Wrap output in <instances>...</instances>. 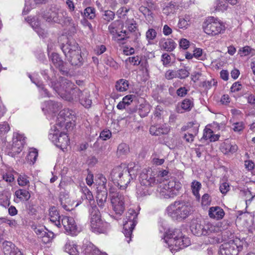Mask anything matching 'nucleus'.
Listing matches in <instances>:
<instances>
[{"instance_id": "obj_19", "label": "nucleus", "mask_w": 255, "mask_h": 255, "mask_svg": "<svg viewBox=\"0 0 255 255\" xmlns=\"http://www.w3.org/2000/svg\"><path fill=\"white\" fill-rule=\"evenodd\" d=\"M61 108V104L51 100L45 101L42 104V110L46 112L56 113Z\"/></svg>"}, {"instance_id": "obj_30", "label": "nucleus", "mask_w": 255, "mask_h": 255, "mask_svg": "<svg viewBox=\"0 0 255 255\" xmlns=\"http://www.w3.org/2000/svg\"><path fill=\"white\" fill-rule=\"evenodd\" d=\"M214 7L216 11H224L229 7V3L225 0H218L214 3Z\"/></svg>"}, {"instance_id": "obj_11", "label": "nucleus", "mask_w": 255, "mask_h": 255, "mask_svg": "<svg viewBox=\"0 0 255 255\" xmlns=\"http://www.w3.org/2000/svg\"><path fill=\"white\" fill-rule=\"evenodd\" d=\"M58 132L55 129L54 131L52 130L49 134L48 137L56 146L63 150L69 145V138L66 133L60 132L58 134Z\"/></svg>"}, {"instance_id": "obj_37", "label": "nucleus", "mask_w": 255, "mask_h": 255, "mask_svg": "<svg viewBox=\"0 0 255 255\" xmlns=\"http://www.w3.org/2000/svg\"><path fill=\"white\" fill-rule=\"evenodd\" d=\"M198 132V127H194L192 130H189L187 133H185L183 137L187 142H192L193 141L194 136L197 134Z\"/></svg>"}, {"instance_id": "obj_55", "label": "nucleus", "mask_w": 255, "mask_h": 255, "mask_svg": "<svg viewBox=\"0 0 255 255\" xmlns=\"http://www.w3.org/2000/svg\"><path fill=\"white\" fill-rule=\"evenodd\" d=\"M157 32L153 28H149L146 32V38L148 41L153 40L156 37Z\"/></svg>"}, {"instance_id": "obj_9", "label": "nucleus", "mask_w": 255, "mask_h": 255, "mask_svg": "<svg viewBox=\"0 0 255 255\" xmlns=\"http://www.w3.org/2000/svg\"><path fill=\"white\" fill-rule=\"evenodd\" d=\"M243 248V243L240 240H231L220 245L219 254L220 255H237Z\"/></svg>"}, {"instance_id": "obj_36", "label": "nucleus", "mask_w": 255, "mask_h": 255, "mask_svg": "<svg viewBox=\"0 0 255 255\" xmlns=\"http://www.w3.org/2000/svg\"><path fill=\"white\" fill-rule=\"evenodd\" d=\"M129 152V147L125 143L120 144L118 147L117 154L119 156L126 155Z\"/></svg>"}, {"instance_id": "obj_25", "label": "nucleus", "mask_w": 255, "mask_h": 255, "mask_svg": "<svg viewBox=\"0 0 255 255\" xmlns=\"http://www.w3.org/2000/svg\"><path fill=\"white\" fill-rule=\"evenodd\" d=\"M79 102L86 108L88 109L91 107L92 102L89 90L85 89L82 91Z\"/></svg>"}, {"instance_id": "obj_54", "label": "nucleus", "mask_w": 255, "mask_h": 255, "mask_svg": "<svg viewBox=\"0 0 255 255\" xmlns=\"http://www.w3.org/2000/svg\"><path fill=\"white\" fill-rule=\"evenodd\" d=\"M104 62L107 65L113 68L114 69H117L119 67L118 64L112 57H106L104 59Z\"/></svg>"}, {"instance_id": "obj_45", "label": "nucleus", "mask_w": 255, "mask_h": 255, "mask_svg": "<svg viewBox=\"0 0 255 255\" xmlns=\"http://www.w3.org/2000/svg\"><path fill=\"white\" fill-rule=\"evenodd\" d=\"M57 17L58 19V21L56 23H60L66 20L67 19L68 21L69 20V17L67 16V13L64 10H58L57 11Z\"/></svg>"}, {"instance_id": "obj_35", "label": "nucleus", "mask_w": 255, "mask_h": 255, "mask_svg": "<svg viewBox=\"0 0 255 255\" xmlns=\"http://www.w3.org/2000/svg\"><path fill=\"white\" fill-rule=\"evenodd\" d=\"M15 195L21 200L27 201L30 198L29 192L25 189H18L15 192Z\"/></svg>"}, {"instance_id": "obj_24", "label": "nucleus", "mask_w": 255, "mask_h": 255, "mask_svg": "<svg viewBox=\"0 0 255 255\" xmlns=\"http://www.w3.org/2000/svg\"><path fill=\"white\" fill-rule=\"evenodd\" d=\"M170 128L166 125L151 126L149 128L150 134L156 136L167 134Z\"/></svg>"}, {"instance_id": "obj_58", "label": "nucleus", "mask_w": 255, "mask_h": 255, "mask_svg": "<svg viewBox=\"0 0 255 255\" xmlns=\"http://www.w3.org/2000/svg\"><path fill=\"white\" fill-rule=\"evenodd\" d=\"M245 125L243 122H237L232 125V128L236 132H240L244 129Z\"/></svg>"}, {"instance_id": "obj_26", "label": "nucleus", "mask_w": 255, "mask_h": 255, "mask_svg": "<svg viewBox=\"0 0 255 255\" xmlns=\"http://www.w3.org/2000/svg\"><path fill=\"white\" fill-rule=\"evenodd\" d=\"M224 215V210L219 206L212 207L209 210V216L212 218L220 219Z\"/></svg>"}, {"instance_id": "obj_50", "label": "nucleus", "mask_w": 255, "mask_h": 255, "mask_svg": "<svg viewBox=\"0 0 255 255\" xmlns=\"http://www.w3.org/2000/svg\"><path fill=\"white\" fill-rule=\"evenodd\" d=\"M81 190L83 194L84 195V197L85 199L89 201L93 200V194L87 186H84L81 187Z\"/></svg>"}, {"instance_id": "obj_14", "label": "nucleus", "mask_w": 255, "mask_h": 255, "mask_svg": "<svg viewBox=\"0 0 255 255\" xmlns=\"http://www.w3.org/2000/svg\"><path fill=\"white\" fill-rule=\"evenodd\" d=\"M61 224L69 234L74 235L77 231V227L75 221L72 217H63L61 219Z\"/></svg>"}, {"instance_id": "obj_51", "label": "nucleus", "mask_w": 255, "mask_h": 255, "mask_svg": "<svg viewBox=\"0 0 255 255\" xmlns=\"http://www.w3.org/2000/svg\"><path fill=\"white\" fill-rule=\"evenodd\" d=\"M152 7H147L145 6L142 5L139 7V10L141 12L145 17L151 16L152 15Z\"/></svg>"}, {"instance_id": "obj_53", "label": "nucleus", "mask_w": 255, "mask_h": 255, "mask_svg": "<svg viewBox=\"0 0 255 255\" xmlns=\"http://www.w3.org/2000/svg\"><path fill=\"white\" fill-rule=\"evenodd\" d=\"M28 177L25 174H20L17 179L18 184L21 186H24L28 184L29 182Z\"/></svg>"}, {"instance_id": "obj_47", "label": "nucleus", "mask_w": 255, "mask_h": 255, "mask_svg": "<svg viewBox=\"0 0 255 255\" xmlns=\"http://www.w3.org/2000/svg\"><path fill=\"white\" fill-rule=\"evenodd\" d=\"M38 151L36 149L32 148L27 155V159L33 164L36 161Z\"/></svg>"}, {"instance_id": "obj_33", "label": "nucleus", "mask_w": 255, "mask_h": 255, "mask_svg": "<svg viewBox=\"0 0 255 255\" xmlns=\"http://www.w3.org/2000/svg\"><path fill=\"white\" fill-rule=\"evenodd\" d=\"M115 87L118 91H126L128 88V81L124 79H120L117 81Z\"/></svg>"}, {"instance_id": "obj_57", "label": "nucleus", "mask_w": 255, "mask_h": 255, "mask_svg": "<svg viewBox=\"0 0 255 255\" xmlns=\"http://www.w3.org/2000/svg\"><path fill=\"white\" fill-rule=\"evenodd\" d=\"M171 57L168 54L164 53L162 54L161 61L164 66H168L171 62Z\"/></svg>"}, {"instance_id": "obj_18", "label": "nucleus", "mask_w": 255, "mask_h": 255, "mask_svg": "<svg viewBox=\"0 0 255 255\" xmlns=\"http://www.w3.org/2000/svg\"><path fill=\"white\" fill-rule=\"evenodd\" d=\"M81 92L82 90L75 86L70 89L63 99L72 103L79 102Z\"/></svg>"}, {"instance_id": "obj_13", "label": "nucleus", "mask_w": 255, "mask_h": 255, "mask_svg": "<svg viewBox=\"0 0 255 255\" xmlns=\"http://www.w3.org/2000/svg\"><path fill=\"white\" fill-rule=\"evenodd\" d=\"M25 137L23 134L15 132L13 134L12 150L13 153H19L25 144Z\"/></svg>"}, {"instance_id": "obj_39", "label": "nucleus", "mask_w": 255, "mask_h": 255, "mask_svg": "<svg viewBox=\"0 0 255 255\" xmlns=\"http://www.w3.org/2000/svg\"><path fill=\"white\" fill-rule=\"evenodd\" d=\"M160 194L161 197L165 199L173 198L177 196L176 193H175L170 190H167V188L163 185V187L161 189Z\"/></svg>"}, {"instance_id": "obj_21", "label": "nucleus", "mask_w": 255, "mask_h": 255, "mask_svg": "<svg viewBox=\"0 0 255 255\" xmlns=\"http://www.w3.org/2000/svg\"><path fill=\"white\" fill-rule=\"evenodd\" d=\"M159 45L161 49L167 52L173 51L177 46V44L171 38H161Z\"/></svg>"}, {"instance_id": "obj_42", "label": "nucleus", "mask_w": 255, "mask_h": 255, "mask_svg": "<svg viewBox=\"0 0 255 255\" xmlns=\"http://www.w3.org/2000/svg\"><path fill=\"white\" fill-rule=\"evenodd\" d=\"M97 182L98 183L97 189H107L106 187L107 179L102 174H99L97 175Z\"/></svg>"}, {"instance_id": "obj_6", "label": "nucleus", "mask_w": 255, "mask_h": 255, "mask_svg": "<svg viewBox=\"0 0 255 255\" xmlns=\"http://www.w3.org/2000/svg\"><path fill=\"white\" fill-rule=\"evenodd\" d=\"M109 194L112 209L120 217L125 210V197L120 192H115L113 187L109 188Z\"/></svg>"}, {"instance_id": "obj_59", "label": "nucleus", "mask_w": 255, "mask_h": 255, "mask_svg": "<svg viewBox=\"0 0 255 255\" xmlns=\"http://www.w3.org/2000/svg\"><path fill=\"white\" fill-rule=\"evenodd\" d=\"M10 130V127L6 122L0 124V135H3Z\"/></svg>"}, {"instance_id": "obj_22", "label": "nucleus", "mask_w": 255, "mask_h": 255, "mask_svg": "<svg viewBox=\"0 0 255 255\" xmlns=\"http://www.w3.org/2000/svg\"><path fill=\"white\" fill-rule=\"evenodd\" d=\"M82 249L84 255H107L105 253H101L91 243L84 244Z\"/></svg>"}, {"instance_id": "obj_41", "label": "nucleus", "mask_w": 255, "mask_h": 255, "mask_svg": "<svg viewBox=\"0 0 255 255\" xmlns=\"http://www.w3.org/2000/svg\"><path fill=\"white\" fill-rule=\"evenodd\" d=\"M8 246L11 249L9 255H24L21 251L18 248L15 247L14 245L10 242H4L3 243V246Z\"/></svg>"}, {"instance_id": "obj_3", "label": "nucleus", "mask_w": 255, "mask_h": 255, "mask_svg": "<svg viewBox=\"0 0 255 255\" xmlns=\"http://www.w3.org/2000/svg\"><path fill=\"white\" fill-rule=\"evenodd\" d=\"M132 170L126 165H121L115 167L111 173V178L113 182L117 183L120 188L127 187L131 179L135 177L131 173Z\"/></svg>"}, {"instance_id": "obj_12", "label": "nucleus", "mask_w": 255, "mask_h": 255, "mask_svg": "<svg viewBox=\"0 0 255 255\" xmlns=\"http://www.w3.org/2000/svg\"><path fill=\"white\" fill-rule=\"evenodd\" d=\"M50 58L53 64L59 70L62 74L67 75L69 73L70 69L68 64L61 59L58 54L52 53Z\"/></svg>"}, {"instance_id": "obj_28", "label": "nucleus", "mask_w": 255, "mask_h": 255, "mask_svg": "<svg viewBox=\"0 0 255 255\" xmlns=\"http://www.w3.org/2000/svg\"><path fill=\"white\" fill-rule=\"evenodd\" d=\"M164 185L167 188V190L172 191L177 195L178 194L179 190L182 188L181 183L175 179L170 180L167 184H165Z\"/></svg>"}, {"instance_id": "obj_8", "label": "nucleus", "mask_w": 255, "mask_h": 255, "mask_svg": "<svg viewBox=\"0 0 255 255\" xmlns=\"http://www.w3.org/2000/svg\"><path fill=\"white\" fill-rule=\"evenodd\" d=\"M204 32L208 34L216 35L225 30V25L213 16L209 17L203 24Z\"/></svg>"}, {"instance_id": "obj_29", "label": "nucleus", "mask_w": 255, "mask_h": 255, "mask_svg": "<svg viewBox=\"0 0 255 255\" xmlns=\"http://www.w3.org/2000/svg\"><path fill=\"white\" fill-rule=\"evenodd\" d=\"M121 25L122 27H123L124 25L119 20H117L112 22L108 27V30L110 34L113 36L117 35Z\"/></svg>"}, {"instance_id": "obj_20", "label": "nucleus", "mask_w": 255, "mask_h": 255, "mask_svg": "<svg viewBox=\"0 0 255 255\" xmlns=\"http://www.w3.org/2000/svg\"><path fill=\"white\" fill-rule=\"evenodd\" d=\"M50 221L55 226L60 228L61 226V216L59 212L55 206L50 207L49 210Z\"/></svg>"}, {"instance_id": "obj_63", "label": "nucleus", "mask_w": 255, "mask_h": 255, "mask_svg": "<svg viewBox=\"0 0 255 255\" xmlns=\"http://www.w3.org/2000/svg\"><path fill=\"white\" fill-rule=\"evenodd\" d=\"M213 133V131L211 129L206 128L204 129L203 138L205 140L209 139L210 141Z\"/></svg>"}, {"instance_id": "obj_31", "label": "nucleus", "mask_w": 255, "mask_h": 255, "mask_svg": "<svg viewBox=\"0 0 255 255\" xmlns=\"http://www.w3.org/2000/svg\"><path fill=\"white\" fill-rule=\"evenodd\" d=\"M31 25L33 29L37 32L39 36L42 37L45 36L46 33L45 30L40 26L39 22L36 21L34 18L31 20Z\"/></svg>"}, {"instance_id": "obj_16", "label": "nucleus", "mask_w": 255, "mask_h": 255, "mask_svg": "<svg viewBox=\"0 0 255 255\" xmlns=\"http://www.w3.org/2000/svg\"><path fill=\"white\" fill-rule=\"evenodd\" d=\"M165 233L164 240L169 246L173 245L175 240L181 237L182 234L181 230L178 229H169Z\"/></svg>"}, {"instance_id": "obj_10", "label": "nucleus", "mask_w": 255, "mask_h": 255, "mask_svg": "<svg viewBox=\"0 0 255 255\" xmlns=\"http://www.w3.org/2000/svg\"><path fill=\"white\" fill-rule=\"evenodd\" d=\"M50 86L63 99L70 89L75 86V85L68 79L60 77L58 80L52 81Z\"/></svg>"}, {"instance_id": "obj_62", "label": "nucleus", "mask_w": 255, "mask_h": 255, "mask_svg": "<svg viewBox=\"0 0 255 255\" xmlns=\"http://www.w3.org/2000/svg\"><path fill=\"white\" fill-rule=\"evenodd\" d=\"M135 98V95H128L125 96L123 98V102H124L128 107L133 102V99Z\"/></svg>"}, {"instance_id": "obj_34", "label": "nucleus", "mask_w": 255, "mask_h": 255, "mask_svg": "<svg viewBox=\"0 0 255 255\" xmlns=\"http://www.w3.org/2000/svg\"><path fill=\"white\" fill-rule=\"evenodd\" d=\"M136 193L140 197L150 195L151 193V187L140 184L136 189Z\"/></svg>"}, {"instance_id": "obj_52", "label": "nucleus", "mask_w": 255, "mask_h": 255, "mask_svg": "<svg viewBox=\"0 0 255 255\" xmlns=\"http://www.w3.org/2000/svg\"><path fill=\"white\" fill-rule=\"evenodd\" d=\"M189 72L185 68L180 69L176 71L177 78L185 79L189 75Z\"/></svg>"}, {"instance_id": "obj_2", "label": "nucleus", "mask_w": 255, "mask_h": 255, "mask_svg": "<svg viewBox=\"0 0 255 255\" xmlns=\"http://www.w3.org/2000/svg\"><path fill=\"white\" fill-rule=\"evenodd\" d=\"M67 60L72 66L80 67L83 64V58L78 44L74 41H69L61 47Z\"/></svg>"}, {"instance_id": "obj_23", "label": "nucleus", "mask_w": 255, "mask_h": 255, "mask_svg": "<svg viewBox=\"0 0 255 255\" xmlns=\"http://www.w3.org/2000/svg\"><path fill=\"white\" fill-rule=\"evenodd\" d=\"M59 199L61 205L66 211H70L73 209L72 201L69 198L68 194L63 192L60 193Z\"/></svg>"}, {"instance_id": "obj_43", "label": "nucleus", "mask_w": 255, "mask_h": 255, "mask_svg": "<svg viewBox=\"0 0 255 255\" xmlns=\"http://www.w3.org/2000/svg\"><path fill=\"white\" fill-rule=\"evenodd\" d=\"M77 248V246L74 244H66L65 246L66 252L70 255H79V252Z\"/></svg>"}, {"instance_id": "obj_49", "label": "nucleus", "mask_w": 255, "mask_h": 255, "mask_svg": "<svg viewBox=\"0 0 255 255\" xmlns=\"http://www.w3.org/2000/svg\"><path fill=\"white\" fill-rule=\"evenodd\" d=\"M115 14L114 12L110 10H107L104 11L103 18L104 20L109 22L113 20L115 18Z\"/></svg>"}, {"instance_id": "obj_1", "label": "nucleus", "mask_w": 255, "mask_h": 255, "mask_svg": "<svg viewBox=\"0 0 255 255\" xmlns=\"http://www.w3.org/2000/svg\"><path fill=\"white\" fill-rule=\"evenodd\" d=\"M190 228L191 232L195 236H209V238L210 240L209 241L211 244H218L222 240V236L220 234H216L219 230V228L211 224L202 226L197 221L194 220L192 222Z\"/></svg>"}, {"instance_id": "obj_44", "label": "nucleus", "mask_w": 255, "mask_h": 255, "mask_svg": "<svg viewBox=\"0 0 255 255\" xmlns=\"http://www.w3.org/2000/svg\"><path fill=\"white\" fill-rule=\"evenodd\" d=\"M150 112V107L148 105H140L138 109V113L142 118L147 116Z\"/></svg>"}, {"instance_id": "obj_56", "label": "nucleus", "mask_w": 255, "mask_h": 255, "mask_svg": "<svg viewBox=\"0 0 255 255\" xmlns=\"http://www.w3.org/2000/svg\"><path fill=\"white\" fill-rule=\"evenodd\" d=\"M108 191L107 189H98L97 191L96 199H107Z\"/></svg>"}, {"instance_id": "obj_7", "label": "nucleus", "mask_w": 255, "mask_h": 255, "mask_svg": "<svg viewBox=\"0 0 255 255\" xmlns=\"http://www.w3.org/2000/svg\"><path fill=\"white\" fill-rule=\"evenodd\" d=\"M137 213L134 210L129 209L126 214V221L123 225V233L128 243L131 240L132 233L137 223Z\"/></svg>"}, {"instance_id": "obj_4", "label": "nucleus", "mask_w": 255, "mask_h": 255, "mask_svg": "<svg viewBox=\"0 0 255 255\" xmlns=\"http://www.w3.org/2000/svg\"><path fill=\"white\" fill-rule=\"evenodd\" d=\"M167 210L168 215L173 219L182 220L191 214L192 208L188 202L178 200L169 206Z\"/></svg>"}, {"instance_id": "obj_64", "label": "nucleus", "mask_w": 255, "mask_h": 255, "mask_svg": "<svg viewBox=\"0 0 255 255\" xmlns=\"http://www.w3.org/2000/svg\"><path fill=\"white\" fill-rule=\"evenodd\" d=\"M189 25L188 21L184 18H180L178 23V27L179 28L183 29L187 28Z\"/></svg>"}, {"instance_id": "obj_15", "label": "nucleus", "mask_w": 255, "mask_h": 255, "mask_svg": "<svg viewBox=\"0 0 255 255\" xmlns=\"http://www.w3.org/2000/svg\"><path fill=\"white\" fill-rule=\"evenodd\" d=\"M190 244L189 238L182 234V236L175 240L173 245H170L169 247L171 251L177 252L189 246Z\"/></svg>"}, {"instance_id": "obj_61", "label": "nucleus", "mask_w": 255, "mask_h": 255, "mask_svg": "<svg viewBox=\"0 0 255 255\" xmlns=\"http://www.w3.org/2000/svg\"><path fill=\"white\" fill-rule=\"evenodd\" d=\"M211 198L208 194H205L202 197L201 204L202 206H207L210 204Z\"/></svg>"}, {"instance_id": "obj_48", "label": "nucleus", "mask_w": 255, "mask_h": 255, "mask_svg": "<svg viewBox=\"0 0 255 255\" xmlns=\"http://www.w3.org/2000/svg\"><path fill=\"white\" fill-rule=\"evenodd\" d=\"M96 9L93 7H88L84 10L85 16L90 19L94 18L96 16Z\"/></svg>"}, {"instance_id": "obj_32", "label": "nucleus", "mask_w": 255, "mask_h": 255, "mask_svg": "<svg viewBox=\"0 0 255 255\" xmlns=\"http://www.w3.org/2000/svg\"><path fill=\"white\" fill-rule=\"evenodd\" d=\"M43 18L48 22H56L58 21L57 17V11L49 10L43 14Z\"/></svg>"}, {"instance_id": "obj_38", "label": "nucleus", "mask_w": 255, "mask_h": 255, "mask_svg": "<svg viewBox=\"0 0 255 255\" xmlns=\"http://www.w3.org/2000/svg\"><path fill=\"white\" fill-rule=\"evenodd\" d=\"M191 187L193 194L196 196V198L199 200L200 199L199 190L201 188V183L196 180H194L192 182Z\"/></svg>"}, {"instance_id": "obj_5", "label": "nucleus", "mask_w": 255, "mask_h": 255, "mask_svg": "<svg viewBox=\"0 0 255 255\" xmlns=\"http://www.w3.org/2000/svg\"><path fill=\"white\" fill-rule=\"evenodd\" d=\"M91 230L96 233H105L109 227V224L103 221L100 218V214L97 207H92L90 209Z\"/></svg>"}, {"instance_id": "obj_40", "label": "nucleus", "mask_w": 255, "mask_h": 255, "mask_svg": "<svg viewBox=\"0 0 255 255\" xmlns=\"http://www.w3.org/2000/svg\"><path fill=\"white\" fill-rule=\"evenodd\" d=\"M126 27L130 32H135L137 29V24L133 19H128L125 22Z\"/></svg>"}, {"instance_id": "obj_46", "label": "nucleus", "mask_w": 255, "mask_h": 255, "mask_svg": "<svg viewBox=\"0 0 255 255\" xmlns=\"http://www.w3.org/2000/svg\"><path fill=\"white\" fill-rule=\"evenodd\" d=\"M193 106V102L189 99H185L181 104V108L186 111H190Z\"/></svg>"}, {"instance_id": "obj_60", "label": "nucleus", "mask_w": 255, "mask_h": 255, "mask_svg": "<svg viewBox=\"0 0 255 255\" xmlns=\"http://www.w3.org/2000/svg\"><path fill=\"white\" fill-rule=\"evenodd\" d=\"M112 136L111 132L109 130H104L100 133L99 137L103 140L109 139Z\"/></svg>"}, {"instance_id": "obj_27", "label": "nucleus", "mask_w": 255, "mask_h": 255, "mask_svg": "<svg viewBox=\"0 0 255 255\" xmlns=\"http://www.w3.org/2000/svg\"><path fill=\"white\" fill-rule=\"evenodd\" d=\"M221 151L224 154L234 153L238 150V146L234 144H232L228 142H224L220 147Z\"/></svg>"}, {"instance_id": "obj_17", "label": "nucleus", "mask_w": 255, "mask_h": 255, "mask_svg": "<svg viewBox=\"0 0 255 255\" xmlns=\"http://www.w3.org/2000/svg\"><path fill=\"white\" fill-rule=\"evenodd\" d=\"M140 182L141 185L152 187L156 184V180L151 171H146V173L142 172L140 176Z\"/></svg>"}]
</instances>
